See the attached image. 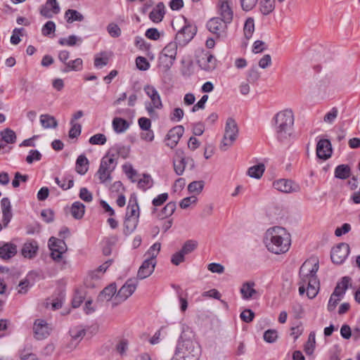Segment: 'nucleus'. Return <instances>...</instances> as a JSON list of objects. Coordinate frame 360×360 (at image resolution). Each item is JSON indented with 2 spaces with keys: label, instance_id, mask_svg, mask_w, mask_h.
<instances>
[{
  "label": "nucleus",
  "instance_id": "nucleus-1",
  "mask_svg": "<svg viewBox=\"0 0 360 360\" xmlns=\"http://www.w3.org/2000/svg\"><path fill=\"white\" fill-rule=\"evenodd\" d=\"M264 243L270 252L276 255L284 254L290 248L291 236L285 228L273 226L265 232Z\"/></svg>",
  "mask_w": 360,
  "mask_h": 360
},
{
  "label": "nucleus",
  "instance_id": "nucleus-2",
  "mask_svg": "<svg viewBox=\"0 0 360 360\" xmlns=\"http://www.w3.org/2000/svg\"><path fill=\"white\" fill-rule=\"evenodd\" d=\"M319 269V263L311 261L304 262L300 269V281L299 293L302 295L307 291L309 299L314 298L319 290V281L316 276Z\"/></svg>",
  "mask_w": 360,
  "mask_h": 360
},
{
  "label": "nucleus",
  "instance_id": "nucleus-3",
  "mask_svg": "<svg viewBox=\"0 0 360 360\" xmlns=\"http://www.w3.org/2000/svg\"><path fill=\"white\" fill-rule=\"evenodd\" d=\"M276 139L279 142L287 143L294 134L295 117L290 109L281 110L274 117Z\"/></svg>",
  "mask_w": 360,
  "mask_h": 360
},
{
  "label": "nucleus",
  "instance_id": "nucleus-4",
  "mask_svg": "<svg viewBox=\"0 0 360 360\" xmlns=\"http://www.w3.org/2000/svg\"><path fill=\"white\" fill-rule=\"evenodd\" d=\"M175 352L177 356L186 358L188 360H198L200 354V347L193 340L185 339L181 335Z\"/></svg>",
  "mask_w": 360,
  "mask_h": 360
},
{
  "label": "nucleus",
  "instance_id": "nucleus-5",
  "mask_svg": "<svg viewBox=\"0 0 360 360\" xmlns=\"http://www.w3.org/2000/svg\"><path fill=\"white\" fill-rule=\"evenodd\" d=\"M117 165V154L109 150L102 158L98 170L96 172L100 183H105L111 179V173Z\"/></svg>",
  "mask_w": 360,
  "mask_h": 360
},
{
  "label": "nucleus",
  "instance_id": "nucleus-6",
  "mask_svg": "<svg viewBox=\"0 0 360 360\" xmlns=\"http://www.w3.org/2000/svg\"><path fill=\"white\" fill-rule=\"evenodd\" d=\"M238 134V129L236 121L229 117L227 119L224 129V134L220 144L221 150H226L236 140Z\"/></svg>",
  "mask_w": 360,
  "mask_h": 360
},
{
  "label": "nucleus",
  "instance_id": "nucleus-7",
  "mask_svg": "<svg viewBox=\"0 0 360 360\" xmlns=\"http://www.w3.org/2000/svg\"><path fill=\"white\" fill-rule=\"evenodd\" d=\"M185 25L176 33L175 40L177 41L179 46H185L187 44L195 35L197 28L195 26L188 22L186 18H184Z\"/></svg>",
  "mask_w": 360,
  "mask_h": 360
},
{
  "label": "nucleus",
  "instance_id": "nucleus-8",
  "mask_svg": "<svg viewBox=\"0 0 360 360\" xmlns=\"http://www.w3.org/2000/svg\"><path fill=\"white\" fill-rule=\"evenodd\" d=\"M51 257L56 262H60L63 255L67 251L68 247L63 239L51 237L49 240Z\"/></svg>",
  "mask_w": 360,
  "mask_h": 360
},
{
  "label": "nucleus",
  "instance_id": "nucleus-9",
  "mask_svg": "<svg viewBox=\"0 0 360 360\" xmlns=\"http://www.w3.org/2000/svg\"><path fill=\"white\" fill-rule=\"evenodd\" d=\"M228 24L220 18H212L207 22V27L218 38H224L227 35Z\"/></svg>",
  "mask_w": 360,
  "mask_h": 360
},
{
  "label": "nucleus",
  "instance_id": "nucleus-10",
  "mask_svg": "<svg viewBox=\"0 0 360 360\" xmlns=\"http://www.w3.org/2000/svg\"><path fill=\"white\" fill-rule=\"evenodd\" d=\"M273 186L277 191L285 193H298L301 189L298 184L287 179H280L274 181Z\"/></svg>",
  "mask_w": 360,
  "mask_h": 360
},
{
  "label": "nucleus",
  "instance_id": "nucleus-11",
  "mask_svg": "<svg viewBox=\"0 0 360 360\" xmlns=\"http://www.w3.org/2000/svg\"><path fill=\"white\" fill-rule=\"evenodd\" d=\"M138 282L133 279H129L119 290L115 297L116 304L124 302L135 291Z\"/></svg>",
  "mask_w": 360,
  "mask_h": 360
},
{
  "label": "nucleus",
  "instance_id": "nucleus-12",
  "mask_svg": "<svg viewBox=\"0 0 360 360\" xmlns=\"http://www.w3.org/2000/svg\"><path fill=\"white\" fill-rule=\"evenodd\" d=\"M191 162L193 165V160L189 157H186L184 152L178 149L176 150L175 157L174 158V169L177 175H182L186 165Z\"/></svg>",
  "mask_w": 360,
  "mask_h": 360
},
{
  "label": "nucleus",
  "instance_id": "nucleus-13",
  "mask_svg": "<svg viewBox=\"0 0 360 360\" xmlns=\"http://www.w3.org/2000/svg\"><path fill=\"white\" fill-rule=\"evenodd\" d=\"M349 253V246L347 243H340L331 250L330 258L333 263L342 264Z\"/></svg>",
  "mask_w": 360,
  "mask_h": 360
},
{
  "label": "nucleus",
  "instance_id": "nucleus-14",
  "mask_svg": "<svg viewBox=\"0 0 360 360\" xmlns=\"http://www.w3.org/2000/svg\"><path fill=\"white\" fill-rule=\"evenodd\" d=\"M52 328L46 321L39 319H37L33 326V331L34 337L37 340H42L46 338L50 335Z\"/></svg>",
  "mask_w": 360,
  "mask_h": 360
},
{
  "label": "nucleus",
  "instance_id": "nucleus-15",
  "mask_svg": "<svg viewBox=\"0 0 360 360\" xmlns=\"http://www.w3.org/2000/svg\"><path fill=\"white\" fill-rule=\"evenodd\" d=\"M184 132V128L181 125H178L171 129L167 134L166 145L171 148H174L183 136Z\"/></svg>",
  "mask_w": 360,
  "mask_h": 360
},
{
  "label": "nucleus",
  "instance_id": "nucleus-16",
  "mask_svg": "<svg viewBox=\"0 0 360 360\" xmlns=\"http://www.w3.org/2000/svg\"><path fill=\"white\" fill-rule=\"evenodd\" d=\"M198 63L204 70L212 71L217 66V59L210 52H203L198 57Z\"/></svg>",
  "mask_w": 360,
  "mask_h": 360
},
{
  "label": "nucleus",
  "instance_id": "nucleus-17",
  "mask_svg": "<svg viewBox=\"0 0 360 360\" xmlns=\"http://www.w3.org/2000/svg\"><path fill=\"white\" fill-rule=\"evenodd\" d=\"M218 13L220 18L230 24L233 20V13L231 4L227 0H219L218 3Z\"/></svg>",
  "mask_w": 360,
  "mask_h": 360
},
{
  "label": "nucleus",
  "instance_id": "nucleus-18",
  "mask_svg": "<svg viewBox=\"0 0 360 360\" xmlns=\"http://www.w3.org/2000/svg\"><path fill=\"white\" fill-rule=\"evenodd\" d=\"M332 155V146L328 139H323L316 145V155L322 160H327Z\"/></svg>",
  "mask_w": 360,
  "mask_h": 360
},
{
  "label": "nucleus",
  "instance_id": "nucleus-19",
  "mask_svg": "<svg viewBox=\"0 0 360 360\" xmlns=\"http://www.w3.org/2000/svg\"><path fill=\"white\" fill-rule=\"evenodd\" d=\"M59 12L60 6L57 0H47L40 10L41 15L46 18H51L54 14H58Z\"/></svg>",
  "mask_w": 360,
  "mask_h": 360
},
{
  "label": "nucleus",
  "instance_id": "nucleus-20",
  "mask_svg": "<svg viewBox=\"0 0 360 360\" xmlns=\"http://www.w3.org/2000/svg\"><path fill=\"white\" fill-rule=\"evenodd\" d=\"M177 44H179L176 40L174 41H171L162 51V56L169 59V64H167L168 67L172 66L176 59L178 47Z\"/></svg>",
  "mask_w": 360,
  "mask_h": 360
},
{
  "label": "nucleus",
  "instance_id": "nucleus-21",
  "mask_svg": "<svg viewBox=\"0 0 360 360\" xmlns=\"http://www.w3.org/2000/svg\"><path fill=\"white\" fill-rule=\"evenodd\" d=\"M39 246L37 242L34 240L27 241L22 245L21 249L22 255L28 259L34 258L38 252Z\"/></svg>",
  "mask_w": 360,
  "mask_h": 360
},
{
  "label": "nucleus",
  "instance_id": "nucleus-22",
  "mask_svg": "<svg viewBox=\"0 0 360 360\" xmlns=\"http://www.w3.org/2000/svg\"><path fill=\"white\" fill-rule=\"evenodd\" d=\"M155 265L156 262H152L150 259H146L139 267L137 273V277L139 279H144L150 276L154 271Z\"/></svg>",
  "mask_w": 360,
  "mask_h": 360
},
{
  "label": "nucleus",
  "instance_id": "nucleus-23",
  "mask_svg": "<svg viewBox=\"0 0 360 360\" xmlns=\"http://www.w3.org/2000/svg\"><path fill=\"white\" fill-rule=\"evenodd\" d=\"M144 91L147 96L150 98L151 103L155 108L160 109L162 108L160 96L154 86L151 85H146L144 87Z\"/></svg>",
  "mask_w": 360,
  "mask_h": 360
},
{
  "label": "nucleus",
  "instance_id": "nucleus-24",
  "mask_svg": "<svg viewBox=\"0 0 360 360\" xmlns=\"http://www.w3.org/2000/svg\"><path fill=\"white\" fill-rule=\"evenodd\" d=\"M254 282L244 283L240 288V293L244 300L255 299L258 297V292L255 289Z\"/></svg>",
  "mask_w": 360,
  "mask_h": 360
},
{
  "label": "nucleus",
  "instance_id": "nucleus-25",
  "mask_svg": "<svg viewBox=\"0 0 360 360\" xmlns=\"http://www.w3.org/2000/svg\"><path fill=\"white\" fill-rule=\"evenodd\" d=\"M17 253V246L11 243H6L0 247V257L3 259H9Z\"/></svg>",
  "mask_w": 360,
  "mask_h": 360
},
{
  "label": "nucleus",
  "instance_id": "nucleus-26",
  "mask_svg": "<svg viewBox=\"0 0 360 360\" xmlns=\"http://www.w3.org/2000/svg\"><path fill=\"white\" fill-rule=\"evenodd\" d=\"M1 206L3 213V222L6 226L12 218L11 202L8 198H4L1 201Z\"/></svg>",
  "mask_w": 360,
  "mask_h": 360
},
{
  "label": "nucleus",
  "instance_id": "nucleus-27",
  "mask_svg": "<svg viewBox=\"0 0 360 360\" xmlns=\"http://www.w3.org/2000/svg\"><path fill=\"white\" fill-rule=\"evenodd\" d=\"M139 207L135 196H131L127 209L126 216L131 218H139Z\"/></svg>",
  "mask_w": 360,
  "mask_h": 360
},
{
  "label": "nucleus",
  "instance_id": "nucleus-28",
  "mask_svg": "<svg viewBox=\"0 0 360 360\" xmlns=\"http://www.w3.org/2000/svg\"><path fill=\"white\" fill-rule=\"evenodd\" d=\"M165 15V6L163 3L160 2L149 14L150 19L154 22L162 21Z\"/></svg>",
  "mask_w": 360,
  "mask_h": 360
},
{
  "label": "nucleus",
  "instance_id": "nucleus-29",
  "mask_svg": "<svg viewBox=\"0 0 360 360\" xmlns=\"http://www.w3.org/2000/svg\"><path fill=\"white\" fill-rule=\"evenodd\" d=\"M89 169V160L84 155H80L76 160L75 169L76 172L84 175L86 173Z\"/></svg>",
  "mask_w": 360,
  "mask_h": 360
},
{
  "label": "nucleus",
  "instance_id": "nucleus-30",
  "mask_svg": "<svg viewBox=\"0 0 360 360\" xmlns=\"http://www.w3.org/2000/svg\"><path fill=\"white\" fill-rule=\"evenodd\" d=\"M139 223V219L125 217L124 221V233L129 235L134 231Z\"/></svg>",
  "mask_w": 360,
  "mask_h": 360
},
{
  "label": "nucleus",
  "instance_id": "nucleus-31",
  "mask_svg": "<svg viewBox=\"0 0 360 360\" xmlns=\"http://www.w3.org/2000/svg\"><path fill=\"white\" fill-rule=\"evenodd\" d=\"M0 136L1 137V141L8 144H13L15 143L17 139L15 132L10 128H6L3 131H0Z\"/></svg>",
  "mask_w": 360,
  "mask_h": 360
},
{
  "label": "nucleus",
  "instance_id": "nucleus-32",
  "mask_svg": "<svg viewBox=\"0 0 360 360\" xmlns=\"http://www.w3.org/2000/svg\"><path fill=\"white\" fill-rule=\"evenodd\" d=\"M84 211L85 206L80 202H75L70 207L72 216L77 219H80L83 217Z\"/></svg>",
  "mask_w": 360,
  "mask_h": 360
},
{
  "label": "nucleus",
  "instance_id": "nucleus-33",
  "mask_svg": "<svg viewBox=\"0 0 360 360\" xmlns=\"http://www.w3.org/2000/svg\"><path fill=\"white\" fill-rule=\"evenodd\" d=\"M40 122L45 129L56 128L58 126V122L56 118L48 114L41 115L40 116Z\"/></svg>",
  "mask_w": 360,
  "mask_h": 360
},
{
  "label": "nucleus",
  "instance_id": "nucleus-34",
  "mask_svg": "<svg viewBox=\"0 0 360 360\" xmlns=\"http://www.w3.org/2000/svg\"><path fill=\"white\" fill-rule=\"evenodd\" d=\"M265 171V166L263 163L250 167L248 170V174L255 179H260Z\"/></svg>",
  "mask_w": 360,
  "mask_h": 360
},
{
  "label": "nucleus",
  "instance_id": "nucleus-35",
  "mask_svg": "<svg viewBox=\"0 0 360 360\" xmlns=\"http://www.w3.org/2000/svg\"><path fill=\"white\" fill-rule=\"evenodd\" d=\"M65 18L68 23H72L75 21L82 22L84 20L83 15L73 9L67 10L65 13Z\"/></svg>",
  "mask_w": 360,
  "mask_h": 360
},
{
  "label": "nucleus",
  "instance_id": "nucleus-36",
  "mask_svg": "<svg viewBox=\"0 0 360 360\" xmlns=\"http://www.w3.org/2000/svg\"><path fill=\"white\" fill-rule=\"evenodd\" d=\"M129 127L128 122L121 117H115L112 120L113 129L117 133L125 131Z\"/></svg>",
  "mask_w": 360,
  "mask_h": 360
},
{
  "label": "nucleus",
  "instance_id": "nucleus-37",
  "mask_svg": "<svg viewBox=\"0 0 360 360\" xmlns=\"http://www.w3.org/2000/svg\"><path fill=\"white\" fill-rule=\"evenodd\" d=\"M82 64L83 61L81 58H76L75 60L65 63V66L62 71L63 72H68L70 71L81 70L82 68Z\"/></svg>",
  "mask_w": 360,
  "mask_h": 360
},
{
  "label": "nucleus",
  "instance_id": "nucleus-38",
  "mask_svg": "<svg viewBox=\"0 0 360 360\" xmlns=\"http://www.w3.org/2000/svg\"><path fill=\"white\" fill-rule=\"evenodd\" d=\"M116 291L115 284H110L101 291L99 295V299L103 301H109L115 295Z\"/></svg>",
  "mask_w": 360,
  "mask_h": 360
},
{
  "label": "nucleus",
  "instance_id": "nucleus-39",
  "mask_svg": "<svg viewBox=\"0 0 360 360\" xmlns=\"http://www.w3.org/2000/svg\"><path fill=\"white\" fill-rule=\"evenodd\" d=\"M350 281H351V278L348 276H345L342 278L341 281L337 284V285L333 291V292L338 291L336 293L337 296L343 297L347 289L348 288Z\"/></svg>",
  "mask_w": 360,
  "mask_h": 360
},
{
  "label": "nucleus",
  "instance_id": "nucleus-40",
  "mask_svg": "<svg viewBox=\"0 0 360 360\" xmlns=\"http://www.w3.org/2000/svg\"><path fill=\"white\" fill-rule=\"evenodd\" d=\"M255 32V20L253 18H248L245 22L243 27V32L245 39H250L252 38Z\"/></svg>",
  "mask_w": 360,
  "mask_h": 360
},
{
  "label": "nucleus",
  "instance_id": "nucleus-41",
  "mask_svg": "<svg viewBox=\"0 0 360 360\" xmlns=\"http://www.w3.org/2000/svg\"><path fill=\"white\" fill-rule=\"evenodd\" d=\"M350 176V167L347 165H340L335 169V176L340 179H346Z\"/></svg>",
  "mask_w": 360,
  "mask_h": 360
},
{
  "label": "nucleus",
  "instance_id": "nucleus-42",
  "mask_svg": "<svg viewBox=\"0 0 360 360\" xmlns=\"http://www.w3.org/2000/svg\"><path fill=\"white\" fill-rule=\"evenodd\" d=\"M275 9V0H262L260 1V11L264 15L272 13Z\"/></svg>",
  "mask_w": 360,
  "mask_h": 360
},
{
  "label": "nucleus",
  "instance_id": "nucleus-43",
  "mask_svg": "<svg viewBox=\"0 0 360 360\" xmlns=\"http://www.w3.org/2000/svg\"><path fill=\"white\" fill-rule=\"evenodd\" d=\"M85 334L86 330L81 326H75L70 330V335L72 340L75 341H80Z\"/></svg>",
  "mask_w": 360,
  "mask_h": 360
},
{
  "label": "nucleus",
  "instance_id": "nucleus-44",
  "mask_svg": "<svg viewBox=\"0 0 360 360\" xmlns=\"http://www.w3.org/2000/svg\"><path fill=\"white\" fill-rule=\"evenodd\" d=\"M56 183L63 190H68L72 188L74 185V179L71 176H67L64 177L62 180H60L59 178H55Z\"/></svg>",
  "mask_w": 360,
  "mask_h": 360
},
{
  "label": "nucleus",
  "instance_id": "nucleus-45",
  "mask_svg": "<svg viewBox=\"0 0 360 360\" xmlns=\"http://www.w3.org/2000/svg\"><path fill=\"white\" fill-rule=\"evenodd\" d=\"M161 244L155 243L146 252V255L148 256V259L152 262H156V257L160 251Z\"/></svg>",
  "mask_w": 360,
  "mask_h": 360
},
{
  "label": "nucleus",
  "instance_id": "nucleus-46",
  "mask_svg": "<svg viewBox=\"0 0 360 360\" xmlns=\"http://www.w3.org/2000/svg\"><path fill=\"white\" fill-rule=\"evenodd\" d=\"M109 58L105 52L97 54L94 58V65L99 68L106 65L108 63Z\"/></svg>",
  "mask_w": 360,
  "mask_h": 360
},
{
  "label": "nucleus",
  "instance_id": "nucleus-47",
  "mask_svg": "<svg viewBox=\"0 0 360 360\" xmlns=\"http://www.w3.org/2000/svg\"><path fill=\"white\" fill-rule=\"evenodd\" d=\"M198 246V242L194 240H186L184 245L182 246V248L181 249V252L186 255L191 253L193 251H194Z\"/></svg>",
  "mask_w": 360,
  "mask_h": 360
},
{
  "label": "nucleus",
  "instance_id": "nucleus-48",
  "mask_svg": "<svg viewBox=\"0 0 360 360\" xmlns=\"http://www.w3.org/2000/svg\"><path fill=\"white\" fill-rule=\"evenodd\" d=\"M82 39L75 35H70L68 38H60L58 43L62 46H72L77 44V41L82 42Z\"/></svg>",
  "mask_w": 360,
  "mask_h": 360
},
{
  "label": "nucleus",
  "instance_id": "nucleus-49",
  "mask_svg": "<svg viewBox=\"0 0 360 360\" xmlns=\"http://www.w3.org/2000/svg\"><path fill=\"white\" fill-rule=\"evenodd\" d=\"M176 208V202H169L163 207L160 215L162 219L170 217L174 212Z\"/></svg>",
  "mask_w": 360,
  "mask_h": 360
},
{
  "label": "nucleus",
  "instance_id": "nucleus-50",
  "mask_svg": "<svg viewBox=\"0 0 360 360\" xmlns=\"http://www.w3.org/2000/svg\"><path fill=\"white\" fill-rule=\"evenodd\" d=\"M205 182L203 181H195L190 183L188 186V190L190 193L199 194L204 188Z\"/></svg>",
  "mask_w": 360,
  "mask_h": 360
},
{
  "label": "nucleus",
  "instance_id": "nucleus-51",
  "mask_svg": "<svg viewBox=\"0 0 360 360\" xmlns=\"http://www.w3.org/2000/svg\"><path fill=\"white\" fill-rule=\"evenodd\" d=\"M315 343V334L311 333L309 335L308 341L304 346V351L307 354L311 355L314 352Z\"/></svg>",
  "mask_w": 360,
  "mask_h": 360
},
{
  "label": "nucleus",
  "instance_id": "nucleus-52",
  "mask_svg": "<svg viewBox=\"0 0 360 360\" xmlns=\"http://www.w3.org/2000/svg\"><path fill=\"white\" fill-rule=\"evenodd\" d=\"M138 186L140 188L146 191L153 186V179L150 175L144 174L143 177L138 181Z\"/></svg>",
  "mask_w": 360,
  "mask_h": 360
},
{
  "label": "nucleus",
  "instance_id": "nucleus-53",
  "mask_svg": "<svg viewBox=\"0 0 360 360\" xmlns=\"http://www.w3.org/2000/svg\"><path fill=\"white\" fill-rule=\"evenodd\" d=\"M70 124L72 127L69 131V137L71 139L77 138L81 134V124L74 122L73 120L70 121Z\"/></svg>",
  "mask_w": 360,
  "mask_h": 360
},
{
  "label": "nucleus",
  "instance_id": "nucleus-54",
  "mask_svg": "<svg viewBox=\"0 0 360 360\" xmlns=\"http://www.w3.org/2000/svg\"><path fill=\"white\" fill-rule=\"evenodd\" d=\"M337 292L338 291L333 292L329 299L328 304V310L329 311H332L335 309L337 304H338V302L341 300V299L342 297L341 296H337L336 295Z\"/></svg>",
  "mask_w": 360,
  "mask_h": 360
},
{
  "label": "nucleus",
  "instance_id": "nucleus-55",
  "mask_svg": "<svg viewBox=\"0 0 360 360\" xmlns=\"http://www.w3.org/2000/svg\"><path fill=\"white\" fill-rule=\"evenodd\" d=\"M278 338V332L274 329H269L264 333V340L269 343H273Z\"/></svg>",
  "mask_w": 360,
  "mask_h": 360
},
{
  "label": "nucleus",
  "instance_id": "nucleus-56",
  "mask_svg": "<svg viewBox=\"0 0 360 360\" xmlns=\"http://www.w3.org/2000/svg\"><path fill=\"white\" fill-rule=\"evenodd\" d=\"M338 115V110L333 108L323 117V121L328 124H333Z\"/></svg>",
  "mask_w": 360,
  "mask_h": 360
},
{
  "label": "nucleus",
  "instance_id": "nucleus-57",
  "mask_svg": "<svg viewBox=\"0 0 360 360\" xmlns=\"http://www.w3.org/2000/svg\"><path fill=\"white\" fill-rule=\"evenodd\" d=\"M107 141L106 136L103 134H96L89 139V143L92 145H103Z\"/></svg>",
  "mask_w": 360,
  "mask_h": 360
},
{
  "label": "nucleus",
  "instance_id": "nucleus-58",
  "mask_svg": "<svg viewBox=\"0 0 360 360\" xmlns=\"http://www.w3.org/2000/svg\"><path fill=\"white\" fill-rule=\"evenodd\" d=\"M41 154L37 150H31L28 155L26 157V162L32 164L34 161H39L41 159Z\"/></svg>",
  "mask_w": 360,
  "mask_h": 360
},
{
  "label": "nucleus",
  "instance_id": "nucleus-59",
  "mask_svg": "<svg viewBox=\"0 0 360 360\" xmlns=\"http://www.w3.org/2000/svg\"><path fill=\"white\" fill-rule=\"evenodd\" d=\"M56 30V24L53 21H48L42 27L41 32L44 36H49Z\"/></svg>",
  "mask_w": 360,
  "mask_h": 360
},
{
  "label": "nucleus",
  "instance_id": "nucleus-60",
  "mask_svg": "<svg viewBox=\"0 0 360 360\" xmlns=\"http://www.w3.org/2000/svg\"><path fill=\"white\" fill-rule=\"evenodd\" d=\"M184 112L180 108H175L171 112L169 118L172 121L179 122L184 117Z\"/></svg>",
  "mask_w": 360,
  "mask_h": 360
},
{
  "label": "nucleus",
  "instance_id": "nucleus-61",
  "mask_svg": "<svg viewBox=\"0 0 360 360\" xmlns=\"http://www.w3.org/2000/svg\"><path fill=\"white\" fill-rule=\"evenodd\" d=\"M109 34L112 37H118L121 34V30L117 24L110 23L107 27Z\"/></svg>",
  "mask_w": 360,
  "mask_h": 360
},
{
  "label": "nucleus",
  "instance_id": "nucleus-62",
  "mask_svg": "<svg viewBox=\"0 0 360 360\" xmlns=\"http://www.w3.org/2000/svg\"><path fill=\"white\" fill-rule=\"evenodd\" d=\"M123 171L124 173L127 175V176L131 179L132 181H136V180L134 179V177L137 175L136 171L133 168L131 165L130 164H124L122 166Z\"/></svg>",
  "mask_w": 360,
  "mask_h": 360
},
{
  "label": "nucleus",
  "instance_id": "nucleus-63",
  "mask_svg": "<svg viewBox=\"0 0 360 360\" xmlns=\"http://www.w3.org/2000/svg\"><path fill=\"white\" fill-rule=\"evenodd\" d=\"M136 64L137 68L141 70H147L150 67V64L147 59L142 56H139L136 58Z\"/></svg>",
  "mask_w": 360,
  "mask_h": 360
},
{
  "label": "nucleus",
  "instance_id": "nucleus-64",
  "mask_svg": "<svg viewBox=\"0 0 360 360\" xmlns=\"http://www.w3.org/2000/svg\"><path fill=\"white\" fill-rule=\"evenodd\" d=\"M79 195L82 200L86 202H90L93 200L92 193L86 188H80Z\"/></svg>",
  "mask_w": 360,
  "mask_h": 360
}]
</instances>
